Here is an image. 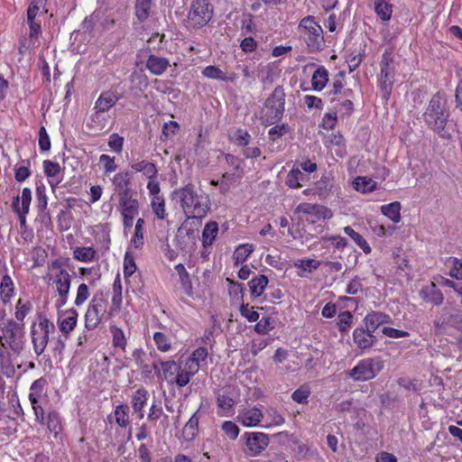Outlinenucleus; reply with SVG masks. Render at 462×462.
<instances>
[{"label":"nucleus","mask_w":462,"mask_h":462,"mask_svg":"<svg viewBox=\"0 0 462 462\" xmlns=\"http://www.w3.org/2000/svg\"><path fill=\"white\" fill-rule=\"evenodd\" d=\"M24 332L23 324L12 319L0 323V365L5 369V373L13 372L10 354L11 349L14 354H19L23 348Z\"/></svg>","instance_id":"nucleus-1"},{"label":"nucleus","mask_w":462,"mask_h":462,"mask_svg":"<svg viewBox=\"0 0 462 462\" xmlns=\"http://www.w3.org/2000/svg\"><path fill=\"white\" fill-rule=\"evenodd\" d=\"M179 197L188 217L202 218L210 209L209 196L203 191L196 192L189 185L179 191Z\"/></svg>","instance_id":"nucleus-2"},{"label":"nucleus","mask_w":462,"mask_h":462,"mask_svg":"<svg viewBox=\"0 0 462 462\" xmlns=\"http://www.w3.org/2000/svg\"><path fill=\"white\" fill-rule=\"evenodd\" d=\"M448 114L444 109V102L439 94L432 97L424 113V120L427 125L442 137H448L446 134L445 127L448 122Z\"/></svg>","instance_id":"nucleus-3"},{"label":"nucleus","mask_w":462,"mask_h":462,"mask_svg":"<svg viewBox=\"0 0 462 462\" xmlns=\"http://www.w3.org/2000/svg\"><path fill=\"white\" fill-rule=\"evenodd\" d=\"M299 32L303 35L310 51H318L322 46L323 29L312 15L302 18L298 26Z\"/></svg>","instance_id":"nucleus-4"},{"label":"nucleus","mask_w":462,"mask_h":462,"mask_svg":"<svg viewBox=\"0 0 462 462\" xmlns=\"http://www.w3.org/2000/svg\"><path fill=\"white\" fill-rule=\"evenodd\" d=\"M55 326L45 316H40L31 326L32 341L37 356L42 355L49 342L50 334L53 333Z\"/></svg>","instance_id":"nucleus-5"},{"label":"nucleus","mask_w":462,"mask_h":462,"mask_svg":"<svg viewBox=\"0 0 462 462\" xmlns=\"http://www.w3.org/2000/svg\"><path fill=\"white\" fill-rule=\"evenodd\" d=\"M383 367V363L379 359L365 358L357 363L356 366L347 372L354 381H367L373 379Z\"/></svg>","instance_id":"nucleus-6"},{"label":"nucleus","mask_w":462,"mask_h":462,"mask_svg":"<svg viewBox=\"0 0 462 462\" xmlns=\"http://www.w3.org/2000/svg\"><path fill=\"white\" fill-rule=\"evenodd\" d=\"M213 9L207 0H194L188 15V23L193 28L205 26L212 18Z\"/></svg>","instance_id":"nucleus-7"},{"label":"nucleus","mask_w":462,"mask_h":462,"mask_svg":"<svg viewBox=\"0 0 462 462\" xmlns=\"http://www.w3.org/2000/svg\"><path fill=\"white\" fill-rule=\"evenodd\" d=\"M106 311V301L103 295H95L85 313V328L93 330L100 324Z\"/></svg>","instance_id":"nucleus-8"},{"label":"nucleus","mask_w":462,"mask_h":462,"mask_svg":"<svg viewBox=\"0 0 462 462\" xmlns=\"http://www.w3.org/2000/svg\"><path fill=\"white\" fill-rule=\"evenodd\" d=\"M159 365L162 371L160 376L169 383L176 384L180 388L189 384V380L182 379V374H185L183 364L180 365L173 360H167L161 361Z\"/></svg>","instance_id":"nucleus-9"},{"label":"nucleus","mask_w":462,"mask_h":462,"mask_svg":"<svg viewBox=\"0 0 462 462\" xmlns=\"http://www.w3.org/2000/svg\"><path fill=\"white\" fill-rule=\"evenodd\" d=\"M58 297L55 300L54 305L57 310L62 308L68 301L69 293L70 290L71 276L65 269H59L55 273L53 280Z\"/></svg>","instance_id":"nucleus-10"},{"label":"nucleus","mask_w":462,"mask_h":462,"mask_svg":"<svg viewBox=\"0 0 462 462\" xmlns=\"http://www.w3.org/2000/svg\"><path fill=\"white\" fill-rule=\"evenodd\" d=\"M295 212L305 215L306 221L312 224L321 219H330L333 217V212L328 208L310 203L299 204Z\"/></svg>","instance_id":"nucleus-11"},{"label":"nucleus","mask_w":462,"mask_h":462,"mask_svg":"<svg viewBox=\"0 0 462 462\" xmlns=\"http://www.w3.org/2000/svg\"><path fill=\"white\" fill-rule=\"evenodd\" d=\"M208 356V349L200 346L196 348L190 356L183 362L185 374H182V379L189 380L194 376L202 367V364L206 362Z\"/></svg>","instance_id":"nucleus-12"},{"label":"nucleus","mask_w":462,"mask_h":462,"mask_svg":"<svg viewBox=\"0 0 462 462\" xmlns=\"http://www.w3.org/2000/svg\"><path fill=\"white\" fill-rule=\"evenodd\" d=\"M263 420L262 405L243 407L238 411L237 422L246 428L261 427Z\"/></svg>","instance_id":"nucleus-13"},{"label":"nucleus","mask_w":462,"mask_h":462,"mask_svg":"<svg viewBox=\"0 0 462 462\" xmlns=\"http://www.w3.org/2000/svg\"><path fill=\"white\" fill-rule=\"evenodd\" d=\"M434 327L438 333H450L452 328L462 334V313L459 311L451 314L443 310L440 317L435 321Z\"/></svg>","instance_id":"nucleus-14"},{"label":"nucleus","mask_w":462,"mask_h":462,"mask_svg":"<svg viewBox=\"0 0 462 462\" xmlns=\"http://www.w3.org/2000/svg\"><path fill=\"white\" fill-rule=\"evenodd\" d=\"M244 437L247 448L246 454L250 457L260 455L269 444V438L263 432H246Z\"/></svg>","instance_id":"nucleus-15"},{"label":"nucleus","mask_w":462,"mask_h":462,"mask_svg":"<svg viewBox=\"0 0 462 462\" xmlns=\"http://www.w3.org/2000/svg\"><path fill=\"white\" fill-rule=\"evenodd\" d=\"M78 311L71 308L63 311L58 310V327L65 338L74 330L78 323Z\"/></svg>","instance_id":"nucleus-16"},{"label":"nucleus","mask_w":462,"mask_h":462,"mask_svg":"<svg viewBox=\"0 0 462 462\" xmlns=\"http://www.w3.org/2000/svg\"><path fill=\"white\" fill-rule=\"evenodd\" d=\"M32 201V191L29 188H23L21 197H17L13 201L14 210L17 213L22 225L25 224V216L29 212Z\"/></svg>","instance_id":"nucleus-17"},{"label":"nucleus","mask_w":462,"mask_h":462,"mask_svg":"<svg viewBox=\"0 0 462 462\" xmlns=\"http://www.w3.org/2000/svg\"><path fill=\"white\" fill-rule=\"evenodd\" d=\"M118 210L121 215H138L139 203L133 192L118 196Z\"/></svg>","instance_id":"nucleus-18"},{"label":"nucleus","mask_w":462,"mask_h":462,"mask_svg":"<svg viewBox=\"0 0 462 462\" xmlns=\"http://www.w3.org/2000/svg\"><path fill=\"white\" fill-rule=\"evenodd\" d=\"M284 422L285 418L277 408L269 406L263 411V420L261 427L265 429L279 427L284 424Z\"/></svg>","instance_id":"nucleus-19"},{"label":"nucleus","mask_w":462,"mask_h":462,"mask_svg":"<svg viewBox=\"0 0 462 462\" xmlns=\"http://www.w3.org/2000/svg\"><path fill=\"white\" fill-rule=\"evenodd\" d=\"M420 297L426 302H430L434 305H441L444 301L442 292L436 287L434 282L424 286L419 292Z\"/></svg>","instance_id":"nucleus-20"},{"label":"nucleus","mask_w":462,"mask_h":462,"mask_svg":"<svg viewBox=\"0 0 462 462\" xmlns=\"http://www.w3.org/2000/svg\"><path fill=\"white\" fill-rule=\"evenodd\" d=\"M169 66L170 62L168 59L154 54H151L146 61L147 69L152 75L156 76H160L164 73Z\"/></svg>","instance_id":"nucleus-21"},{"label":"nucleus","mask_w":462,"mask_h":462,"mask_svg":"<svg viewBox=\"0 0 462 462\" xmlns=\"http://www.w3.org/2000/svg\"><path fill=\"white\" fill-rule=\"evenodd\" d=\"M201 74L205 78L217 79L225 82H234L237 79L236 74H227L226 72L220 69L218 67L213 65H209L204 68L201 71Z\"/></svg>","instance_id":"nucleus-22"},{"label":"nucleus","mask_w":462,"mask_h":462,"mask_svg":"<svg viewBox=\"0 0 462 462\" xmlns=\"http://www.w3.org/2000/svg\"><path fill=\"white\" fill-rule=\"evenodd\" d=\"M117 100L118 97L115 93L111 91L103 92L97 99L94 108L97 110V113L106 112L116 105Z\"/></svg>","instance_id":"nucleus-23"},{"label":"nucleus","mask_w":462,"mask_h":462,"mask_svg":"<svg viewBox=\"0 0 462 462\" xmlns=\"http://www.w3.org/2000/svg\"><path fill=\"white\" fill-rule=\"evenodd\" d=\"M112 183L117 193V196L123 195L124 193H131L130 189V174L127 171H121L112 179Z\"/></svg>","instance_id":"nucleus-24"},{"label":"nucleus","mask_w":462,"mask_h":462,"mask_svg":"<svg viewBox=\"0 0 462 462\" xmlns=\"http://www.w3.org/2000/svg\"><path fill=\"white\" fill-rule=\"evenodd\" d=\"M393 7L389 0L374 1V13L382 22L387 23L391 20L393 12Z\"/></svg>","instance_id":"nucleus-25"},{"label":"nucleus","mask_w":462,"mask_h":462,"mask_svg":"<svg viewBox=\"0 0 462 462\" xmlns=\"http://www.w3.org/2000/svg\"><path fill=\"white\" fill-rule=\"evenodd\" d=\"M149 393L144 388H139L134 392L132 397V407L135 412H138L139 419L144 416L143 408L147 402Z\"/></svg>","instance_id":"nucleus-26"},{"label":"nucleus","mask_w":462,"mask_h":462,"mask_svg":"<svg viewBox=\"0 0 462 462\" xmlns=\"http://www.w3.org/2000/svg\"><path fill=\"white\" fill-rule=\"evenodd\" d=\"M199 410H198L196 412H194L193 415L189 418V420L187 421V423L183 427L182 437H183V439L186 441L193 440L198 434L199 422Z\"/></svg>","instance_id":"nucleus-27"},{"label":"nucleus","mask_w":462,"mask_h":462,"mask_svg":"<svg viewBox=\"0 0 462 462\" xmlns=\"http://www.w3.org/2000/svg\"><path fill=\"white\" fill-rule=\"evenodd\" d=\"M328 82V71L324 66H319L311 77V87L315 91H321Z\"/></svg>","instance_id":"nucleus-28"},{"label":"nucleus","mask_w":462,"mask_h":462,"mask_svg":"<svg viewBox=\"0 0 462 462\" xmlns=\"http://www.w3.org/2000/svg\"><path fill=\"white\" fill-rule=\"evenodd\" d=\"M14 295V283L8 274H5L0 282V297L3 303L11 301Z\"/></svg>","instance_id":"nucleus-29"},{"label":"nucleus","mask_w":462,"mask_h":462,"mask_svg":"<svg viewBox=\"0 0 462 462\" xmlns=\"http://www.w3.org/2000/svg\"><path fill=\"white\" fill-rule=\"evenodd\" d=\"M269 280L267 276L259 274L254 277L249 282L250 293L253 297H260L265 291L268 285Z\"/></svg>","instance_id":"nucleus-30"},{"label":"nucleus","mask_w":462,"mask_h":462,"mask_svg":"<svg viewBox=\"0 0 462 462\" xmlns=\"http://www.w3.org/2000/svg\"><path fill=\"white\" fill-rule=\"evenodd\" d=\"M254 251V245L253 244L246 243L236 246L232 256L235 265L245 263Z\"/></svg>","instance_id":"nucleus-31"},{"label":"nucleus","mask_w":462,"mask_h":462,"mask_svg":"<svg viewBox=\"0 0 462 462\" xmlns=\"http://www.w3.org/2000/svg\"><path fill=\"white\" fill-rule=\"evenodd\" d=\"M401 208L402 205L398 201L389 204L382 205L380 208L381 213L388 217L391 221L397 224L401 221Z\"/></svg>","instance_id":"nucleus-32"},{"label":"nucleus","mask_w":462,"mask_h":462,"mask_svg":"<svg viewBox=\"0 0 462 462\" xmlns=\"http://www.w3.org/2000/svg\"><path fill=\"white\" fill-rule=\"evenodd\" d=\"M325 143L330 149H333L334 147H336L335 153L338 157H343L346 154V148L344 146V138L340 134H335V133L330 134L327 137Z\"/></svg>","instance_id":"nucleus-33"},{"label":"nucleus","mask_w":462,"mask_h":462,"mask_svg":"<svg viewBox=\"0 0 462 462\" xmlns=\"http://www.w3.org/2000/svg\"><path fill=\"white\" fill-rule=\"evenodd\" d=\"M122 282L119 276H116V278L114 281L113 283V295L111 299V312L113 311H119L122 307L123 303V297H122Z\"/></svg>","instance_id":"nucleus-34"},{"label":"nucleus","mask_w":462,"mask_h":462,"mask_svg":"<svg viewBox=\"0 0 462 462\" xmlns=\"http://www.w3.org/2000/svg\"><path fill=\"white\" fill-rule=\"evenodd\" d=\"M218 233V225L215 221L208 222L202 232V244L204 247L210 246Z\"/></svg>","instance_id":"nucleus-35"},{"label":"nucleus","mask_w":462,"mask_h":462,"mask_svg":"<svg viewBox=\"0 0 462 462\" xmlns=\"http://www.w3.org/2000/svg\"><path fill=\"white\" fill-rule=\"evenodd\" d=\"M148 420L155 422L161 420V423L166 427L168 425V415L163 412L160 402L153 401L148 412Z\"/></svg>","instance_id":"nucleus-36"},{"label":"nucleus","mask_w":462,"mask_h":462,"mask_svg":"<svg viewBox=\"0 0 462 462\" xmlns=\"http://www.w3.org/2000/svg\"><path fill=\"white\" fill-rule=\"evenodd\" d=\"M44 173L50 178L49 183L51 187H54L60 183L59 174L60 172V167L59 163L51 161H44L43 162Z\"/></svg>","instance_id":"nucleus-37"},{"label":"nucleus","mask_w":462,"mask_h":462,"mask_svg":"<svg viewBox=\"0 0 462 462\" xmlns=\"http://www.w3.org/2000/svg\"><path fill=\"white\" fill-rule=\"evenodd\" d=\"M376 181L365 176H358L353 181L354 189L362 193L374 191L376 189Z\"/></svg>","instance_id":"nucleus-38"},{"label":"nucleus","mask_w":462,"mask_h":462,"mask_svg":"<svg viewBox=\"0 0 462 462\" xmlns=\"http://www.w3.org/2000/svg\"><path fill=\"white\" fill-rule=\"evenodd\" d=\"M131 168L137 172H142L147 179L157 178L158 171L156 166L147 161H141L134 162Z\"/></svg>","instance_id":"nucleus-39"},{"label":"nucleus","mask_w":462,"mask_h":462,"mask_svg":"<svg viewBox=\"0 0 462 462\" xmlns=\"http://www.w3.org/2000/svg\"><path fill=\"white\" fill-rule=\"evenodd\" d=\"M353 337L357 346L363 349L370 347L373 344V336L364 328L355 329Z\"/></svg>","instance_id":"nucleus-40"},{"label":"nucleus","mask_w":462,"mask_h":462,"mask_svg":"<svg viewBox=\"0 0 462 462\" xmlns=\"http://www.w3.org/2000/svg\"><path fill=\"white\" fill-rule=\"evenodd\" d=\"M97 252L91 247H75L73 250V257L82 263H90L96 258Z\"/></svg>","instance_id":"nucleus-41"},{"label":"nucleus","mask_w":462,"mask_h":462,"mask_svg":"<svg viewBox=\"0 0 462 462\" xmlns=\"http://www.w3.org/2000/svg\"><path fill=\"white\" fill-rule=\"evenodd\" d=\"M344 232L364 251L365 254H368L371 253L372 249L366 240L351 226H345Z\"/></svg>","instance_id":"nucleus-42"},{"label":"nucleus","mask_w":462,"mask_h":462,"mask_svg":"<svg viewBox=\"0 0 462 462\" xmlns=\"http://www.w3.org/2000/svg\"><path fill=\"white\" fill-rule=\"evenodd\" d=\"M116 422L121 428H126L130 425L129 419V407L125 404H121L116 407L114 411Z\"/></svg>","instance_id":"nucleus-43"},{"label":"nucleus","mask_w":462,"mask_h":462,"mask_svg":"<svg viewBox=\"0 0 462 462\" xmlns=\"http://www.w3.org/2000/svg\"><path fill=\"white\" fill-rule=\"evenodd\" d=\"M175 270L180 277V282L181 283L182 289L186 294H192V284L189 279V273L187 272L185 266L182 263H178L175 265Z\"/></svg>","instance_id":"nucleus-44"},{"label":"nucleus","mask_w":462,"mask_h":462,"mask_svg":"<svg viewBox=\"0 0 462 462\" xmlns=\"http://www.w3.org/2000/svg\"><path fill=\"white\" fill-rule=\"evenodd\" d=\"M217 404L220 410L218 413L222 416H229L235 404V401L226 394H218Z\"/></svg>","instance_id":"nucleus-45"},{"label":"nucleus","mask_w":462,"mask_h":462,"mask_svg":"<svg viewBox=\"0 0 462 462\" xmlns=\"http://www.w3.org/2000/svg\"><path fill=\"white\" fill-rule=\"evenodd\" d=\"M110 332L112 334V343L115 347L121 348L123 350L125 349L127 339L125 332L116 326L110 327Z\"/></svg>","instance_id":"nucleus-46"},{"label":"nucleus","mask_w":462,"mask_h":462,"mask_svg":"<svg viewBox=\"0 0 462 462\" xmlns=\"http://www.w3.org/2000/svg\"><path fill=\"white\" fill-rule=\"evenodd\" d=\"M152 338L159 351L165 353L172 349L171 341L164 333L155 332Z\"/></svg>","instance_id":"nucleus-47"},{"label":"nucleus","mask_w":462,"mask_h":462,"mask_svg":"<svg viewBox=\"0 0 462 462\" xmlns=\"http://www.w3.org/2000/svg\"><path fill=\"white\" fill-rule=\"evenodd\" d=\"M143 225L144 220L138 218L134 227V235L131 239V245L134 248H141L143 245Z\"/></svg>","instance_id":"nucleus-48"},{"label":"nucleus","mask_w":462,"mask_h":462,"mask_svg":"<svg viewBox=\"0 0 462 462\" xmlns=\"http://www.w3.org/2000/svg\"><path fill=\"white\" fill-rule=\"evenodd\" d=\"M305 176L299 169H292L289 171L286 177V184L291 189H298L301 186L300 181H303Z\"/></svg>","instance_id":"nucleus-49"},{"label":"nucleus","mask_w":462,"mask_h":462,"mask_svg":"<svg viewBox=\"0 0 462 462\" xmlns=\"http://www.w3.org/2000/svg\"><path fill=\"white\" fill-rule=\"evenodd\" d=\"M294 266L303 272H312L320 266V262L315 259L303 258L294 263Z\"/></svg>","instance_id":"nucleus-50"},{"label":"nucleus","mask_w":462,"mask_h":462,"mask_svg":"<svg viewBox=\"0 0 462 462\" xmlns=\"http://www.w3.org/2000/svg\"><path fill=\"white\" fill-rule=\"evenodd\" d=\"M153 213L159 219H164L167 216L165 211V201L163 198L155 196L152 199L151 203Z\"/></svg>","instance_id":"nucleus-51"},{"label":"nucleus","mask_w":462,"mask_h":462,"mask_svg":"<svg viewBox=\"0 0 462 462\" xmlns=\"http://www.w3.org/2000/svg\"><path fill=\"white\" fill-rule=\"evenodd\" d=\"M447 264L450 267L448 275L457 280H462V260L457 258H449Z\"/></svg>","instance_id":"nucleus-52"},{"label":"nucleus","mask_w":462,"mask_h":462,"mask_svg":"<svg viewBox=\"0 0 462 462\" xmlns=\"http://www.w3.org/2000/svg\"><path fill=\"white\" fill-rule=\"evenodd\" d=\"M364 51V50H356L348 54L346 62L350 71H354L360 66L363 61Z\"/></svg>","instance_id":"nucleus-53"},{"label":"nucleus","mask_w":462,"mask_h":462,"mask_svg":"<svg viewBox=\"0 0 462 462\" xmlns=\"http://www.w3.org/2000/svg\"><path fill=\"white\" fill-rule=\"evenodd\" d=\"M150 7V0H137L135 14L139 21L143 22L148 18Z\"/></svg>","instance_id":"nucleus-54"},{"label":"nucleus","mask_w":462,"mask_h":462,"mask_svg":"<svg viewBox=\"0 0 462 462\" xmlns=\"http://www.w3.org/2000/svg\"><path fill=\"white\" fill-rule=\"evenodd\" d=\"M226 162L229 166L233 167L235 171V172L230 173L231 177L240 179L244 173L242 169L243 162L239 158L230 154L226 156Z\"/></svg>","instance_id":"nucleus-55"},{"label":"nucleus","mask_w":462,"mask_h":462,"mask_svg":"<svg viewBox=\"0 0 462 462\" xmlns=\"http://www.w3.org/2000/svg\"><path fill=\"white\" fill-rule=\"evenodd\" d=\"M267 106L273 110V117L275 120H279L284 112V99L282 97H279L276 100H273V98H270L267 101Z\"/></svg>","instance_id":"nucleus-56"},{"label":"nucleus","mask_w":462,"mask_h":462,"mask_svg":"<svg viewBox=\"0 0 462 462\" xmlns=\"http://www.w3.org/2000/svg\"><path fill=\"white\" fill-rule=\"evenodd\" d=\"M30 310L31 304L28 301H23L22 299L18 300L15 308V319L18 323L23 324V319L30 312Z\"/></svg>","instance_id":"nucleus-57"},{"label":"nucleus","mask_w":462,"mask_h":462,"mask_svg":"<svg viewBox=\"0 0 462 462\" xmlns=\"http://www.w3.org/2000/svg\"><path fill=\"white\" fill-rule=\"evenodd\" d=\"M47 426L51 432L54 433L55 436L58 435L61 430L60 417L58 412L51 411L48 414Z\"/></svg>","instance_id":"nucleus-58"},{"label":"nucleus","mask_w":462,"mask_h":462,"mask_svg":"<svg viewBox=\"0 0 462 462\" xmlns=\"http://www.w3.org/2000/svg\"><path fill=\"white\" fill-rule=\"evenodd\" d=\"M310 395V389L308 385H301L291 394V399L297 403H306Z\"/></svg>","instance_id":"nucleus-59"},{"label":"nucleus","mask_w":462,"mask_h":462,"mask_svg":"<svg viewBox=\"0 0 462 462\" xmlns=\"http://www.w3.org/2000/svg\"><path fill=\"white\" fill-rule=\"evenodd\" d=\"M136 271V265L134 257L129 252H126L124 258V275L125 278L130 277Z\"/></svg>","instance_id":"nucleus-60"},{"label":"nucleus","mask_w":462,"mask_h":462,"mask_svg":"<svg viewBox=\"0 0 462 462\" xmlns=\"http://www.w3.org/2000/svg\"><path fill=\"white\" fill-rule=\"evenodd\" d=\"M90 293H89V289L88 287V285L86 283H81L79 284V286L78 287V290H77V295H76V299H75V305L76 306H81L83 305L86 300L88 299Z\"/></svg>","instance_id":"nucleus-61"},{"label":"nucleus","mask_w":462,"mask_h":462,"mask_svg":"<svg viewBox=\"0 0 462 462\" xmlns=\"http://www.w3.org/2000/svg\"><path fill=\"white\" fill-rule=\"evenodd\" d=\"M99 162L103 165L104 171L106 174L116 171L117 166L115 162V157H111L107 154H102L99 157Z\"/></svg>","instance_id":"nucleus-62"},{"label":"nucleus","mask_w":462,"mask_h":462,"mask_svg":"<svg viewBox=\"0 0 462 462\" xmlns=\"http://www.w3.org/2000/svg\"><path fill=\"white\" fill-rule=\"evenodd\" d=\"M36 198L38 208L41 210H44L48 205V197L46 194V187L43 184L37 185L36 187Z\"/></svg>","instance_id":"nucleus-63"},{"label":"nucleus","mask_w":462,"mask_h":462,"mask_svg":"<svg viewBox=\"0 0 462 462\" xmlns=\"http://www.w3.org/2000/svg\"><path fill=\"white\" fill-rule=\"evenodd\" d=\"M222 430L231 439H236L240 432L238 426L231 421L227 420L222 424Z\"/></svg>","instance_id":"nucleus-64"}]
</instances>
